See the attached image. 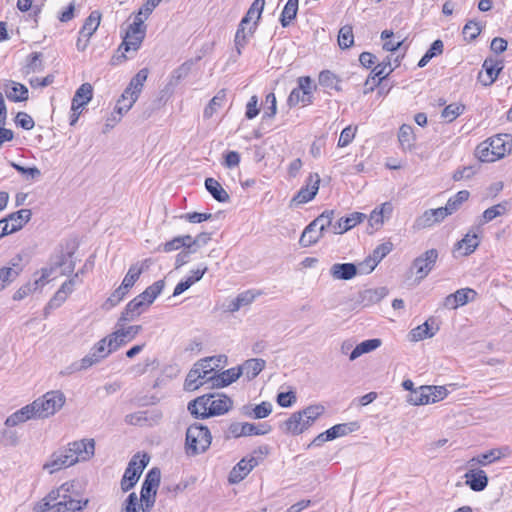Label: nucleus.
<instances>
[{
  "label": "nucleus",
  "instance_id": "f257e3e1",
  "mask_svg": "<svg viewBox=\"0 0 512 512\" xmlns=\"http://www.w3.org/2000/svg\"><path fill=\"white\" fill-rule=\"evenodd\" d=\"M95 452L94 439H82L68 444L53 452L43 469L53 474L61 469L68 468L79 461H87Z\"/></svg>",
  "mask_w": 512,
  "mask_h": 512
},
{
  "label": "nucleus",
  "instance_id": "f03ea898",
  "mask_svg": "<svg viewBox=\"0 0 512 512\" xmlns=\"http://www.w3.org/2000/svg\"><path fill=\"white\" fill-rule=\"evenodd\" d=\"M73 484L64 483L52 490L39 504V512H81L88 504V499H75L71 495Z\"/></svg>",
  "mask_w": 512,
  "mask_h": 512
},
{
  "label": "nucleus",
  "instance_id": "7ed1b4c3",
  "mask_svg": "<svg viewBox=\"0 0 512 512\" xmlns=\"http://www.w3.org/2000/svg\"><path fill=\"white\" fill-rule=\"evenodd\" d=\"M148 74L149 70L147 68H143L134 77H132L128 86L125 88L116 103L115 111L119 114V117L114 118V121H119L120 117L133 107L143 90Z\"/></svg>",
  "mask_w": 512,
  "mask_h": 512
},
{
  "label": "nucleus",
  "instance_id": "20e7f679",
  "mask_svg": "<svg viewBox=\"0 0 512 512\" xmlns=\"http://www.w3.org/2000/svg\"><path fill=\"white\" fill-rule=\"evenodd\" d=\"M211 440V433L206 426L198 423L190 425L186 431V454L188 456H196L204 453L209 448Z\"/></svg>",
  "mask_w": 512,
  "mask_h": 512
},
{
  "label": "nucleus",
  "instance_id": "39448f33",
  "mask_svg": "<svg viewBox=\"0 0 512 512\" xmlns=\"http://www.w3.org/2000/svg\"><path fill=\"white\" fill-rule=\"evenodd\" d=\"M38 419H45L58 412L65 404L66 397L60 390L46 392L33 401Z\"/></svg>",
  "mask_w": 512,
  "mask_h": 512
},
{
  "label": "nucleus",
  "instance_id": "423d86ee",
  "mask_svg": "<svg viewBox=\"0 0 512 512\" xmlns=\"http://www.w3.org/2000/svg\"><path fill=\"white\" fill-rule=\"evenodd\" d=\"M139 455H134L129 461L127 468L121 480V489L123 492L131 490L139 480L144 468L149 462V458L143 455L142 459H138Z\"/></svg>",
  "mask_w": 512,
  "mask_h": 512
},
{
  "label": "nucleus",
  "instance_id": "0eeeda50",
  "mask_svg": "<svg viewBox=\"0 0 512 512\" xmlns=\"http://www.w3.org/2000/svg\"><path fill=\"white\" fill-rule=\"evenodd\" d=\"M144 37L145 29L136 28L135 30L128 27L123 38V42L118 48L117 60L121 61L131 59V57L127 54L136 52L139 49Z\"/></svg>",
  "mask_w": 512,
  "mask_h": 512
},
{
  "label": "nucleus",
  "instance_id": "6e6552de",
  "mask_svg": "<svg viewBox=\"0 0 512 512\" xmlns=\"http://www.w3.org/2000/svg\"><path fill=\"white\" fill-rule=\"evenodd\" d=\"M438 255V251L432 248L414 259L411 269L415 270L417 280L421 281L428 276L436 264Z\"/></svg>",
  "mask_w": 512,
  "mask_h": 512
},
{
  "label": "nucleus",
  "instance_id": "1a4fd4ad",
  "mask_svg": "<svg viewBox=\"0 0 512 512\" xmlns=\"http://www.w3.org/2000/svg\"><path fill=\"white\" fill-rule=\"evenodd\" d=\"M141 331V325L116 326L115 331L110 334L109 346L112 349H118L132 341Z\"/></svg>",
  "mask_w": 512,
  "mask_h": 512
},
{
  "label": "nucleus",
  "instance_id": "9d476101",
  "mask_svg": "<svg viewBox=\"0 0 512 512\" xmlns=\"http://www.w3.org/2000/svg\"><path fill=\"white\" fill-rule=\"evenodd\" d=\"M270 431L271 426L267 423H261L256 425L248 422H234L229 426V433L235 438L252 435H265Z\"/></svg>",
  "mask_w": 512,
  "mask_h": 512
},
{
  "label": "nucleus",
  "instance_id": "9b49d317",
  "mask_svg": "<svg viewBox=\"0 0 512 512\" xmlns=\"http://www.w3.org/2000/svg\"><path fill=\"white\" fill-rule=\"evenodd\" d=\"M208 397L210 400L208 412H202L201 419L223 415L232 408V400L224 394H208Z\"/></svg>",
  "mask_w": 512,
  "mask_h": 512
},
{
  "label": "nucleus",
  "instance_id": "f8f14e48",
  "mask_svg": "<svg viewBox=\"0 0 512 512\" xmlns=\"http://www.w3.org/2000/svg\"><path fill=\"white\" fill-rule=\"evenodd\" d=\"M477 297V292L471 288H461L456 292L449 294L443 300L442 307L445 309H457L468 302L474 301Z\"/></svg>",
  "mask_w": 512,
  "mask_h": 512
},
{
  "label": "nucleus",
  "instance_id": "ddd939ff",
  "mask_svg": "<svg viewBox=\"0 0 512 512\" xmlns=\"http://www.w3.org/2000/svg\"><path fill=\"white\" fill-rule=\"evenodd\" d=\"M209 360H199L197 361L193 368L189 371L185 382H184V389L186 391H195L203 384L207 383V378L205 377V374L201 371V368H207L206 363H208Z\"/></svg>",
  "mask_w": 512,
  "mask_h": 512
},
{
  "label": "nucleus",
  "instance_id": "4468645a",
  "mask_svg": "<svg viewBox=\"0 0 512 512\" xmlns=\"http://www.w3.org/2000/svg\"><path fill=\"white\" fill-rule=\"evenodd\" d=\"M448 215L444 211V207L426 210L421 216L417 217L414 222V228L421 230L433 226L443 221Z\"/></svg>",
  "mask_w": 512,
  "mask_h": 512
},
{
  "label": "nucleus",
  "instance_id": "2eb2a0df",
  "mask_svg": "<svg viewBox=\"0 0 512 512\" xmlns=\"http://www.w3.org/2000/svg\"><path fill=\"white\" fill-rule=\"evenodd\" d=\"M320 184V177L317 173L310 174L307 185L302 187L293 197L292 202L304 204L311 201L317 194Z\"/></svg>",
  "mask_w": 512,
  "mask_h": 512
},
{
  "label": "nucleus",
  "instance_id": "dca6fc26",
  "mask_svg": "<svg viewBox=\"0 0 512 512\" xmlns=\"http://www.w3.org/2000/svg\"><path fill=\"white\" fill-rule=\"evenodd\" d=\"M256 466L257 460L254 458H248V456L242 458L230 471L228 476L229 483L237 484L241 482Z\"/></svg>",
  "mask_w": 512,
  "mask_h": 512
},
{
  "label": "nucleus",
  "instance_id": "f3484780",
  "mask_svg": "<svg viewBox=\"0 0 512 512\" xmlns=\"http://www.w3.org/2000/svg\"><path fill=\"white\" fill-rule=\"evenodd\" d=\"M491 147V152L498 157L503 158L512 151V136L509 134H499L487 140Z\"/></svg>",
  "mask_w": 512,
  "mask_h": 512
},
{
  "label": "nucleus",
  "instance_id": "a211bd4d",
  "mask_svg": "<svg viewBox=\"0 0 512 512\" xmlns=\"http://www.w3.org/2000/svg\"><path fill=\"white\" fill-rule=\"evenodd\" d=\"M161 471L159 468H152L145 477L140 491V497H156L157 488L160 484Z\"/></svg>",
  "mask_w": 512,
  "mask_h": 512
},
{
  "label": "nucleus",
  "instance_id": "6ab92c4d",
  "mask_svg": "<svg viewBox=\"0 0 512 512\" xmlns=\"http://www.w3.org/2000/svg\"><path fill=\"white\" fill-rule=\"evenodd\" d=\"M392 37H393V32L390 30H384L381 33V38H382V40H384L383 49L391 52V54L388 55L386 58H384L380 64H391L392 61L399 62V60H400V56L399 55L395 56V52L401 48L403 41L402 40L394 41L391 39Z\"/></svg>",
  "mask_w": 512,
  "mask_h": 512
},
{
  "label": "nucleus",
  "instance_id": "aec40b11",
  "mask_svg": "<svg viewBox=\"0 0 512 512\" xmlns=\"http://www.w3.org/2000/svg\"><path fill=\"white\" fill-rule=\"evenodd\" d=\"M435 320L428 319L423 324L417 326L409 332V339L412 342H418L427 338H432L439 330L438 325H433Z\"/></svg>",
  "mask_w": 512,
  "mask_h": 512
},
{
  "label": "nucleus",
  "instance_id": "412c9836",
  "mask_svg": "<svg viewBox=\"0 0 512 512\" xmlns=\"http://www.w3.org/2000/svg\"><path fill=\"white\" fill-rule=\"evenodd\" d=\"M4 91L6 97L13 102H23L29 98L28 88L25 85L12 80L7 81L4 84Z\"/></svg>",
  "mask_w": 512,
  "mask_h": 512
},
{
  "label": "nucleus",
  "instance_id": "4be33fe9",
  "mask_svg": "<svg viewBox=\"0 0 512 512\" xmlns=\"http://www.w3.org/2000/svg\"><path fill=\"white\" fill-rule=\"evenodd\" d=\"M35 409L34 402L22 407L6 419L5 425L13 427L27 420L37 418V411Z\"/></svg>",
  "mask_w": 512,
  "mask_h": 512
},
{
  "label": "nucleus",
  "instance_id": "5701e85b",
  "mask_svg": "<svg viewBox=\"0 0 512 512\" xmlns=\"http://www.w3.org/2000/svg\"><path fill=\"white\" fill-rule=\"evenodd\" d=\"M466 484L475 492L483 491L488 485V477L484 470L471 469L465 474Z\"/></svg>",
  "mask_w": 512,
  "mask_h": 512
},
{
  "label": "nucleus",
  "instance_id": "b1692460",
  "mask_svg": "<svg viewBox=\"0 0 512 512\" xmlns=\"http://www.w3.org/2000/svg\"><path fill=\"white\" fill-rule=\"evenodd\" d=\"M283 426L284 431L292 435H299L310 427L309 424H306L304 415L301 411L291 414V416L283 423Z\"/></svg>",
  "mask_w": 512,
  "mask_h": 512
},
{
  "label": "nucleus",
  "instance_id": "393cba45",
  "mask_svg": "<svg viewBox=\"0 0 512 512\" xmlns=\"http://www.w3.org/2000/svg\"><path fill=\"white\" fill-rule=\"evenodd\" d=\"M357 271L353 263H335L330 268V274L335 280H350L356 276Z\"/></svg>",
  "mask_w": 512,
  "mask_h": 512
},
{
  "label": "nucleus",
  "instance_id": "a878e982",
  "mask_svg": "<svg viewBox=\"0 0 512 512\" xmlns=\"http://www.w3.org/2000/svg\"><path fill=\"white\" fill-rule=\"evenodd\" d=\"M73 255L74 251H68L66 253L61 252L60 254L56 255L55 258L52 260L51 269L60 268L61 275L72 274L75 269Z\"/></svg>",
  "mask_w": 512,
  "mask_h": 512
},
{
  "label": "nucleus",
  "instance_id": "bb28decb",
  "mask_svg": "<svg viewBox=\"0 0 512 512\" xmlns=\"http://www.w3.org/2000/svg\"><path fill=\"white\" fill-rule=\"evenodd\" d=\"M255 29H256V22H254L250 26L243 25L242 23L239 24L238 29L235 34V39H234L235 49L238 54H241L242 49H244L245 46L248 44Z\"/></svg>",
  "mask_w": 512,
  "mask_h": 512
},
{
  "label": "nucleus",
  "instance_id": "cd10ccee",
  "mask_svg": "<svg viewBox=\"0 0 512 512\" xmlns=\"http://www.w3.org/2000/svg\"><path fill=\"white\" fill-rule=\"evenodd\" d=\"M242 375L239 367H234L223 371L217 376L208 377L213 387H225L236 381Z\"/></svg>",
  "mask_w": 512,
  "mask_h": 512
},
{
  "label": "nucleus",
  "instance_id": "c85d7f7f",
  "mask_svg": "<svg viewBox=\"0 0 512 512\" xmlns=\"http://www.w3.org/2000/svg\"><path fill=\"white\" fill-rule=\"evenodd\" d=\"M365 218V215L360 212H354L347 217L340 218L333 225V233L334 234H343L356 226L358 223L362 222Z\"/></svg>",
  "mask_w": 512,
  "mask_h": 512
},
{
  "label": "nucleus",
  "instance_id": "c756f323",
  "mask_svg": "<svg viewBox=\"0 0 512 512\" xmlns=\"http://www.w3.org/2000/svg\"><path fill=\"white\" fill-rule=\"evenodd\" d=\"M49 273L47 271H44L42 276L39 279L34 280L33 282H28L21 286L13 295V299L16 301L22 300L28 295H30L32 292L39 289L40 286H43L45 283L48 282Z\"/></svg>",
  "mask_w": 512,
  "mask_h": 512
},
{
  "label": "nucleus",
  "instance_id": "7c9ffc66",
  "mask_svg": "<svg viewBox=\"0 0 512 512\" xmlns=\"http://www.w3.org/2000/svg\"><path fill=\"white\" fill-rule=\"evenodd\" d=\"M93 98V87L90 83H83L75 92L72 104L76 109H83Z\"/></svg>",
  "mask_w": 512,
  "mask_h": 512
},
{
  "label": "nucleus",
  "instance_id": "2f4dec72",
  "mask_svg": "<svg viewBox=\"0 0 512 512\" xmlns=\"http://www.w3.org/2000/svg\"><path fill=\"white\" fill-rule=\"evenodd\" d=\"M266 361L260 358L246 360L239 368L248 380L254 379L265 368Z\"/></svg>",
  "mask_w": 512,
  "mask_h": 512
},
{
  "label": "nucleus",
  "instance_id": "473e14b6",
  "mask_svg": "<svg viewBox=\"0 0 512 512\" xmlns=\"http://www.w3.org/2000/svg\"><path fill=\"white\" fill-rule=\"evenodd\" d=\"M205 188L211 196L218 202L225 203L230 200L228 192L214 178H206Z\"/></svg>",
  "mask_w": 512,
  "mask_h": 512
},
{
  "label": "nucleus",
  "instance_id": "72a5a7b5",
  "mask_svg": "<svg viewBox=\"0 0 512 512\" xmlns=\"http://www.w3.org/2000/svg\"><path fill=\"white\" fill-rule=\"evenodd\" d=\"M31 217L32 211L30 209H21L16 212L10 213L6 218L11 224V230L17 232L20 229H22L26 223L30 221Z\"/></svg>",
  "mask_w": 512,
  "mask_h": 512
},
{
  "label": "nucleus",
  "instance_id": "f704fd0d",
  "mask_svg": "<svg viewBox=\"0 0 512 512\" xmlns=\"http://www.w3.org/2000/svg\"><path fill=\"white\" fill-rule=\"evenodd\" d=\"M479 244L480 241L477 234L467 233L462 240L457 242L454 252L464 249V251L461 252V255L468 256L475 251Z\"/></svg>",
  "mask_w": 512,
  "mask_h": 512
},
{
  "label": "nucleus",
  "instance_id": "c9c22d12",
  "mask_svg": "<svg viewBox=\"0 0 512 512\" xmlns=\"http://www.w3.org/2000/svg\"><path fill=\"white\" fill-rule=\"evenodd\" d=\"M272 412V404L270 402H262L254 408L250 406L243 407V415L253 419H263L268 417Z\"/></svg>",
  "mask_w": 512,
  "mask_h": 512
},
{
  "label": "nucleus",
  "instance_id": "e433bc0d",
  "mask_svg": "<svg viewBox=\"0 0 512 512\" xmlns=\"http://www.w3.org/2000/svg\"><path fill=\"white\" fill-rule=\"evenodd\" d=\"M393 72L392 66H375L372 70L371 76L366 80L365 85L369 87L370 90H373L374 87L380 85L382 81Z\"/></svg>",
  "mask_w": 512,
  "mask_h": 512
},
{
  "label": "nucleus",
  "instance_id": "4c0bfd02",
  "mask_svg": "<svg viewBox=\"0 0 512 512\" xmlns=\"http://www.w3.org/2000/svg\"><path fill=\"white\" fill-rule=\"evenodd\" d=\"M381 340L378 338L364 340L359 343L351 352L349 359L354 361L361 355L374 351L381 346Z\"/></svg>",
  "mask_w": 512,
  "mask_h": 512
},
{
  "label": "nucleus",
  "instance_id": "58836bf2",
  "mask_svg": "<svg viewBox=\"0 0 512 512\" xmlns=\"http://www.w3.org/2000/svg\"><path fill=\"white\" fill-rule=\"evenodd\" d=\"M255 300V294L252 291H245L237 295L234 299L229 301L226 310L234 313L240 308L250 305Z\"/></svg>",
  "mask_w": 512,
  "mask_h": 512
},
{
  "label": "nucleus",
  "instance_id": "ea45409f",
  "mask_svg": "<svg viewBox=\"0 0 512 512\" xmlns=\"http://www.w3.org/2000/svg\"><path fill=\"white\" fill-rule=\"evenodd\" d=\"M323 232L318 227H312V222L306 226L300 237L299 243L303 247H309L319 241Z\"/></svg>",
  "mask_w": 512,
  "mask_h": 512
},
{
  "label": "nucleus",
  "instance_id": "a19ab883",
  "mask_svg": "<svg viewBox=\"0 0 512 512\" xmlns=\"http://www.w3.org/2000/svg\"><path fill=\"white\" fill-rule=\"evenodd\" d=\"M101 15L97 11H93L86 18L84 25L80 30V34L82 37L86 39H90V37L94 34L100 24Z\"/></svg>",
  "mask_w": 512,
  "mask_h": 512
},
{
  "label": "nucleus",
  "instance_id": "79ce46f5",
  "mask_svg": "<svg viewBox=\"0 0 512 512\" xmlns=\"http://www.w3.org/2000/svg\"><path fill=\"white\" fill-rule=\"evenodd\" d=\"M469 196V191H459L456 195L448 199L446 205L444 206V211L447 212L448 215H452L460 209L461 205L468 200Z\"/></svg>",
  "mask_w": 512,
  "mask_h": 512
},
{
  "label": "nucleus",
  "instance_id": "37998d69",
  "mask_svg": "<svg viewBox=\"0 0 512 512\" xmlns=\"http://www.w3.org/2000/svg\"><path fill=\"white\" fill-rule=\"evenodd\" d=\"M357 428L358 425L355 422L336 424L327 430L326 437L334 440L355 431Z\"/></svg>",
  "mask_w": 512,
  "mask_h": 512
},
{
  "label": "nucleus",
  "instance_id": "c03bdc74",
  "mask_svg": "<svg viewBox=\"0 0 512 512\" xmlns=\"http://www.w3.org/2000/svg\"><path fill=\"white\" fill-rule=\"evenodd\" d=\"M299 0H288L281 13L280 22L283 27H288L295 19L298 11Z\"/></svg>",
  "mask_w": 512,
  "mask_h": 512
},
{
  "label": "nucleus",
  "instance_id": "a18cd8bd",
  "mask_svg": "<svg viewBox=\"0 0 512 512\" xmlns=\"http://www.w3.org/2000/svg\"><path fill=\"white\" fill-rule=\"evenodd\" d=\"M209 401L208 394L197 397L188 404V410L193 416L201 419L202 412H208Z\"/></svg>",
  "mask_w": 512,
  "mask_h": 512
},
{
  "label": "nucleus",
  "instance_id": "49530a36",
  "mask_svg": "<svg viewBox=\"0 0 512 512\" xmlns=\"http://www.w3.org/2000/svg\"><path fill=\"white\" fill-rule=\"evenodd\" d=\"M165 287L164 280H158L154 282L152 285L147 287L140 295L144 301H146L149 305H151L154 300L161 294Z\"/></svg>",
  "mask_w": 512,
  "mask_h": 512
},
{
  "label": "nucleus",
  "instance_id": "de8ad7c7",
  "mask_svg": "<svg viewBox=\"0 0 512 512\" xmlns=\"http://www.w3.org/2000/svg\"><path fill=\"white\" fill-rule=\"evenodd\" d=\"M265 5V0H254L250 8L248 9L246 15L242 18L241 22L243 25H252V19L259 20L261 17V13L263 11ZM257 23V21H255Z\"/></svg>",
  "mask_w": 512,
  "mask_h": 512
},
{
  "label": "nucleus",
  "instance_id": "09e8293b",
  "mask_svg": "<svg viewBox=\"0 0 512 512\" xmlns=\"http://www.w3.org/2000/svg\"><path fill=\"white\" fill-rule=\"evenodd\" d=\"M485 70L478 73V81L484 86L492 85L497 79L503 66H484Z\"/></svg>",
  "mask_w": 512,
  "mask_h": 512
},
{
  "label": "nucleus",
  "instance_id": "8fccbe9b",
  "mask_svg": "<svg viewBox=\"0 0 512 512\" xmlns=\"http://www.w3.org/2000/svg\"><path fill=\"white\" fill-rule=\"evenodd\" d=\"M21 268L17 264L13 267H3L0 269V290L4 289L8 284L13 282L20 274Z\"/></svg>",
  "mask_w": 512,
  "mask_h": 512
},
{
  "label": "nucleus",
  "instance_id": "3c124183",
  "mask_svg": "<svg viewBox=\"0 0 512 512\" xmlns=\"http://www.w3.org/2000/svg\"><path fill=\"white\" fill-rule=\"evenodd\" d=\"M398 140L403 149H411L415 141L412 126L403 124L399 129Z\"/></svg>",
  "mask_w": 512,
  "mask_h": 512
},
{
  "label": "nucleus",
  "instance_id": "603ef678",
  "mask_svg": "<svg viewBox=\"0 0 512 512\" xmlns=\"http://www.w3.org/2000/svg\"><path fill=\"white\" fill-rule=\"evenodd\" d=\"M109 340H110V334L100 341H98L94 347L91 349V353L94 357L98 359V361L106 358L109 354H111L113 351H116L117 349H112L111 346H109Z\"/></svg>",
  "mask_w": 512,
  "mask_h": 512
},
{
  "label": "nucleus",
  "instance_id": "864d4df0",
  "mask_svg": "<svg viewBox=\"0 0 512 512\" xmlns=\"http://www.w3.org/2000/svg\"><path fill=\"white\" fill-rule=\"evenodd\" d=\"M431 388L429 386H420L418 389L412 390L408 395V402L413 405L429 404V395Z\"/></svg>",
  "mask_w": 512,
  "mask_h": 512
},
{
  "label": "nucleus",
  "instance_id": "5fc2aeb1",
  "mask_svg": "<svg viewBox=\"0 0 512 512\" xmlns=\"http://www.w3.org/2000/svg\"><path fill=\"white\" fill-rule=\"evenodd\" d=\"M334 217V210H325L322 214H320L316 219L312 221V227H318V229H320V231H322L323 233L327 228H331L333 230Z\"/></svg>",
  "mask_w": 512,
  "mask_h": 512
},
{
  "label": "nucleus",
  "instance_id": "6e6d98bb",
  "mask_svg": "<svg viewBox=\"0 0 512 512\" xmlns=\"http://www.w3.org/2000/svg\"><path fill=\"white\" fill-rule=\"evenodd\" d=\"M318 80H319V84L326 89H334L336 91L341 90V88L339 86V83H340L339 78L337 77L336 74L332 73L329 70H323L319 74Z\"/></svg>",
  "mask_w": 512,
  "mask_h": 512
},
{
  "label": "nucleus",
  "instance_id": "4d7b16f0",
  "mask_svg": "<svg viewBox=\"0 0 512 512\" xmlns=\"http://www.w3.org/2000/svg\"><path fill=\"white\" fill-rule=\"evenodd\" d=\"M475 155L481 162L490 163L498 160V157L491 152V147L487 140L476 147Z\"/></svg>",
  "mask_w": 512,
  "mask_h": 512
},
{
  "label": "nucleus",
  "instance_id": "13d9d810",
  "mask_svg": "<svg viewBox=\"0 0 512 512\" xmlns=\"http://www.w3.org/2000/svg\"><path fill=\"white\" fill-rule=\"evenodd\" d=\"M325 411L323 405L316 404L310 405L305 409L301 410V413L304 415L306 424L311 426Z\"/></svg>",
  "mask_w": 512,
  "mask_h": 512
},
{
  "label": "nucleus",
  "instance_id": "bf43d9fd",
  "mask_svg": "<svg viewBox=\"0 0 512 512\" xmlns=\"http://www.w3.org/2000/svg\"><path fill=\"white\" fill-rule=\"evenodd\" d=\"M287 102L290 107L296 106L298 104L305 106L313 103V96H305V92H301L299 89L294 88L291 91Z\"/></svg>",
  "mask_w": 512,
  "mask_h": 512
},
{
  "label": "nucleus",
  "instance_id": "052dcab7",
  "mask_svg": "<svg viewBox=\"0 0 512 512\" xmlns=\"http://www.w3.org/2000/svg\"><path fill=\"white\" fill-rule=\"evenodd\" d=\"M507 211V202H503V203H499V204H496L488 209H486L484 212H483V215H482V223H487V222H490L492 221L493 219H495L496 217L498 216H501L503 214H505Z\"/></svg>",
  "mask_w": 512,
  "mask_h": 512
},
{
  "label": "nucleus",
  "instance_id": "680f3d73",
  "mask_svg": "<svg viewBox=\"0 0 512 512\" xmlns=\"http://www.w3.org/2000/svg\"><path fill=\"white\" fill-rule=\"evenodd\" d=\"M142 272H143L142 267L138 266L137 264L130 266L127 274L125 275V277L121 283L123 285V288H128V289L132 288L134 286V284L136 283V281L139 279Z\"/></svg>",
  "mask_w": 512,
  "mask_h": 512
},
{
  "label": "nucleus",
  "instance_id": "e2e57ef3",
  "mask_svg": "<svg viewBox=\"0 0 512 512\" xmlns=\"http://www.w3.org/2000/svg\"><path fill=\"white\" fill-rule=\"evenodd\" d=\"M444 44L442 40H435L430 48L426 51L423 57L419 60L418 64H427L432 58L443 53Z\"/></svg>",
  "mask_w": 512,
  "mask_h": 512
},
{
  "label": "nucleus",
  "instance_id": "0e129e2a",
  "mask_svg": "<svg viewBox=\"0 0 512 512\" xmlns=\"http://www.w3.org/2000/svg\"><path fill=\"white\" fill-rule=\"evenodd\" d=\"M464 110H465L464 105L452 103L443 109L441 116H442V118L446 119L447 122H452L458 116H460L464 112Z\"/></svg>",
  "mask_w": 512,
  "mask_h": 512
},
{
  "label": "nucleus",
  "instance_id": "69168bd1",
  "mask_svg": "<svg viewBox=\"0 0 512 512\" xmlns=\"http://www.w3.org/2000/svg\"><path fill=\"white\" fill-rule=\"evenodd\" d=\"M354 43V35L351 26H343L338 34V44L342 49L349 48Z\"/></svg>",
  "mask_w": 512,
  "mask_h": 512
},
{
  "label": "nucleus",
  "instance_id": "338daca9",
  "mask_svg": "<svg viewBox=\"0 0 512 512\" xmlns=\"http://www.w3.org/2000/svg\"><path fill=\"white\" fill-rule=\"evenodd\" d=\"M225 99V93L224 90L220 91L215 95L206 108L204 109V117L205 118H211L213 114L216 112L217 108L222 106V103Z\"/></svg>",
  "mask_w": 512,
  "mask_h": 512
},
{
  "label": "nucleus",
  "instance_id": "774afa93",
  "mask_svg": "<svg viewBox=\"0 0 512 512\" xmlns=\"http://www.w3.org/2000/svg\"><path fill=\"white\" fill-rule=\"evenodd\" d=\"M121 512H139V499L135 492L130 493L125 499Z\"/></svg>",
  "mask_w": 512,
  "mask_h": 512
}]
</instances>
